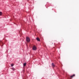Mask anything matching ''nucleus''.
Returning <instances> with one entry per match:
<instances>
[{
	"label": "nucleus",
	"mask_w": 79,
	"mask_h": 79,
	"mask_svg": "<svg viewBox=\"0 0 79 79\" xmlns=\"http://www.w3.org/2000/svg\"><path fill=\"white\" fill-rule=\"evenodd\" d=\"M26 40L28 42H30V39H29V38L28 37H27Z\"/></svg>",
	"instance_id": "nucleus-1"
},
{
	"label": "nucleus",
	"mask_w": 79,
	"mask_h": 79,
	"mask_svg": "<svg viewBox=\"0 0 79 79\" xmlns=\"http://www.w3.org/2000/svg\"><path fill=\"white\" fill-rule=\"evenodd\" d=\"M36 49H37V48L35 47V46H34L33 48V50H36Z\"/></svg>",
	"instance_id": "nucleus-2"
},
{
	"label": "nucleus",
	"mask_w": 79,
	"mask_h": 79,
	"mask_svg": "<svg viewBox=\"0 0 79 79\" xmlns=\"http://www.w3.org/2000/svg\"><path fill=\"white\" fill-rule=\"evenodd\" d=\"M75 76V74H73L72 75L70 76V77L71 78H73V77H74V76Z\"/></svg>",
	"instance_id": "nucleus-3"
},
{
	"label": "nucleus",
	"mask_w": 79,
	"mask_h": 79,
	"mask_svg": "<svg viewBox=\"0 0 79 79\" xmlns=\"http://www.w3.org/2000/svg\"><path fill=\"white\" fill-rule=\"evenodd\" d=\"M52 68H54L55 66V65L53 64V63H52Z\"/></svg>",
	"instance_id": "nucleus-4"
},
{
	"label": "nucleus",
	"mask_w": 79,
	"mask_h": 79,
	"mask_svg": "<svg viewBox=\"0 0 79 79\" xmlns=\"http://www.w3.org/2000/svg\"><path fill=\"white\" fill-rule=\"evenodd\" d=\"M36 39L38 41H40V39L39 38H36Z\"/></svg>",
	"instance_id": "nucleus-5"
},
{
	"label": "nucleus",
	"mask_w": 79,
	"mask_h": 79,
	"mask_svg": "<svg viewBox=\"0 0 79 79\" xmlns=\"http://www.w3.org/2000/svg\"><path fill=\"white\" fill-rule=\"evenodd\" d=\"M26 63H25L23 64V66H26Z\"/></svg>",
	"instance_id": "nucleus-6"
},
{
	"label": "nucleus",
	"mask_w": 79,
	"mask_h": 79,
	"mask_svg": "<svg viewBox=\"0 0 79 79\" xmlns=\"http://www.w3.org/2000/svg\"><path fill=\"white\" fill-rule=\"evenodd\" d=\"M11 67H13V66H14V64H11Z\"/></svg>",
	"instance_id": "nucleus-7"
},
{
	"label": "nucleus",
	"mask_w": 79,
	"mask_h": 79,
	"mask_svg": "<svg viewBox=\"0 0 79 79\" xmlns=\"http://www.w3.org/2000/svg\"><path fill=\"white\" fill-rule=\"evenodd\" d=\"M2 15V13L1 12H0V16H1Z\"/></svg>",
	"instance_id": "nucleus-8"
},
{
	"label": "nucleus",
	"mask_w": 79,
	"mask_h": 79,
	"mask_svg": "<svg viewBox=\"0 0 79 79\" xmlns=\"http://www.w3.org/2000/svg\"><path fill=\"white\" fill-rule=\"evenodd\" d=\"M12 70H13V71H15V69H14V68H12Z\"/></svg>",
	"instance_id": "nucleus-9"
}]
</instances>
